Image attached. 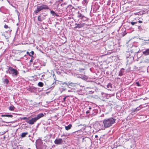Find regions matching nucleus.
Returning <instances> with one entry per match:
<instances>
[{
	"instance_id": "1",
	"label": "nucleus",
	"mask_w": 149,
	"mask_h": 149,
	"mask_svg": "<svg viewBox=\"0 0 149 149\" xmlns=\"http://www.w3.org/2000/svg\"><path fill=\"white\" fill-rule=\"evenodd\" d=\"M116 120V119L113 118H106L103 120L104 126L100 124H98L97 126L100 130L104 129L105 128H109L111 126L115 123Z\"/></svg>"
},
{
	"instance_id": "2",
	"label": "nucleus",
	"mask_w": 149,
	"mask_h": 149,
	"mask_svg": "<svg viewBox=\"0 0 149 149\" xmlns=\"http://www.w3.org/2000/svg\"><path fill=\"white\" fill-rule=\"evenodd\" d=\"M44 116L42 113H40L35 116L34 118H32L30 120H27L26 122L30 125H33L38 120Z\"/></svg>"
},
{
	"instance_id": "3",
	"label": "nucleus",
	"mask_w": 149,
	"mask_h": 149,
	"mask_svg": "<svg viewBox=\"0 0 149 149\" xmlns=\"http://www.w3.org/2000/svg\"><path fill=\"white\" fill-rule=\"evenodd\" d=\"M36 8V9L34 11V13L36 14L38 13L41 10H47L49 9V7L47 5L43 4H40L37 6Z\"/></svg>"
},
{
	"instance_id": "4",
	"label": "nucleus",
	"mask_w": 149,
	"mask_h": 149,
	"mask_svg": "<svg viewBox=\"0 0 149 149\" xmlns=\"http://www.w3.org/2000/svg\"><path fill=\"white\" fill-rule=\"evenodd\" d=\"M8 70L9 74H12L13 75H14L15 76H17L18 71L10 67L8 69Z\"/></svg>"
},
{
	"instance_id": "5",
	"label": "nucleus",
	"mask_w": 149,
	"mask_h": 149,
	"mask_svg": "<svg viewBox=\"0 0 149 149\" xmlns=\"http://www.w3.org/2000/svg\"><path fill=\"white\" fill-rule=\"evenodd\" d=\"M11 31V29L9 28V29H8L7 31H5L3 33V35L7 39L10 36V34Z\"/></svg>"
},
{
	"instance_id": "6",
	"label": "nucleus",
	"mask_w": 149,
	"mask_h": 149,
	"mask_svg": "<svg viewBox=\"0 0 149 149\" xmlns=\"http://www.w3.org/2000/svg\"><path fill=\"white\" fill-rule=\"evenodd\" d=\"M63 141L61 139H56L54 141V143L56 145L61 144L62 143Z\"/></svg>"
},
{
	"instance_id": "7",
	"label": "nucleus",
	"mask_w": 149,
	"mask_h": 149,
	"mask_svg": "<svg viewBox=\"0 0 149 149\" xmlns=\"http://www.w3.org/2000/svg\"><path fill=\"white\" fill-rule=\"evenodd\" d=\"M45 15H40L38 17V20L39 21H41L45 19Z\"/></svg>"
},
{
	"instance_id": "8",
	"label": "nucleus",
	"mask_w": 149,
	"mask_h": 149,
	"mask_svg": "<svg viewBox=\"0 0 149 149\" xmlns=\"http://www.w3.org/2000/svg\"><path fill=\"white\" fill-rule=\"evenodd\" d=\"M85 24L84 23H79V24H77L76 23L75 25H76V26H75L74 27L75 29H77V28H81L84 26Z\"/></svg>"
},
{
	"instance_id": "9",
	"label": "nucleus",
	"mask_w": 149,
	"mask_h": 149,
	"mask_svg": "<svg viewBox=\"0 0 149 149\" xmlns=\"http://www.w3.org/2000/svg\"><path fill=\"white\" fill-rule=\"evenodd\" d=\"M77 84V83H75L69 82H68V87L69 88H70L71 87H74L76 86Z\"/></svg>"
},
{
	"instance_id": "10",
	"label": "nucleus",
	"mask_w": 149,
	"mask_h": 149,
	"mask_svg": "<svg viewBox=\"0 0 149 149\" xmlns=\"http://www.w3.org/2000/svg\"><path fill=\"white\" fill-rule=\"evenodd\" d=\"M142 53L145 56L149 55V49H146Z\"/></svg>"
},
{
	"instance_id": "11",
	"label": "nucleus",
	"mask_w": 149,
	"mask_h": 149,
	"mask_svg": "<svg viewBox=\"0 0 149 149\" xmlns=\"http://www.w3.org/2000/svg\"><path fill=\"white\" fill-rule=\"evenodd\" d=\"M72 127V125L71 124H70L68 126H65V128L66 130H70L71 128Z\"/></svg>"
},
{
	"instance_id": "12",
	"label": "nucleus",
	"mask_w": 149,
	"mask_h": 149,
	"mask_svg": "<svg viewBox=\"0 0 149 149\" xmlns=\"http://www.w3.org/2000/svg\"><path fill=\"white\" fill-rule=\"evenodd\" d=\"M107 88L109 90H111V88H112V84L110 83H109L108 84L107 86Z\"/></svg>"
},
{
	"instance_id": "13",
	"label": "nucleus",
	"mask_w": 149,
	"mask_h": 149,
	"mask_svg": "<svg viewBox=\"0 0 149 149\" xmlns=\"http://www.w3.org/2000/svg\"><path fill=\"white\" fill-rule=\"evenodd\" d=\"M26 54L29 55L30 56L33 57V55L34 54V52L33 51H32L31 52H27Z\"/></svg>"
},
{
	"instance_id": "14",
	"label": "nucleus",
	"mask_w": 149,
	"mask_h": 149,
	"mask_svg": "<svg viewBox=\"0 0 149 149\" xmlns=\"http://www.w3.org/2000/svg\"><path fill=\"white\" fill-rule=\"evenodd\" d=\"M78 15L77 16V17H78L80 18L81 19H82L84 17V15H82L81 14L79 13V12H78Z\"/></svg>"
},
{
	"instance_id": "15",
	"label": "nucleus",
	"mask_w": 149,
	"mask_h": 149,
	"mask_svg": "<svg viewBox=\"0 0 149 149\" xmlns=\"http://www.w3.org/2000/svg\"><path fill=\"white\" fill-rule=\"evenodd\" d=\"M28 134V133L27 132H24L21 135V136L22 138H24L25 137L26 135Z\"/></svg>"
},
{
	"instance_id": "16",
	"label": "nucleus",
	"mask_w": 149,
	"mask_h": 149,
	"mask_svg": "<svg viewBox=\"0 0 149 149\" xmlns=\"http://www.w3.org/2000/svg\"><path fill=\"white\" fill-rule=\"evenodd\" d=\"M1 116L2 117H10V118H12L13 116V115H8V114L3 115H2Z\"/></svg>"
},
{
	"instance_id": "17",
	"label": "nucleus",
	"mask_w": 149,
	"mask_h": 149,
	"mask_svg": "<svg viewBox=\"0 0 149 149\" xmlns=\"http://www.w3.org/2000/svg\"><path fill=\"white\" fill-rule=\"evenodd\" d=\"M80 78L81 79L84 80H86L88 79V77L85 75L81 76Z\"/></svg>"
},
{
	"instance_id": "18",
	"label": "nucleus",
	"mask_w": 149,
	"mask_h": 149,
	"mask_svg": "<svg viewBox=\"0 0 149 149\" xmlns=\"http://www.w3.org/2000/svg\"><path fill=\"white\" fill-rule=\"evenodd\" d=\"M3 82L4 84H8L9 81L7 79H5L3 81Z\"/></svg>"
},
{
	"instance_id": "19",
	"label": "nucleus",
	"mask_w": 149,
	"mask_h": 149,
	"mask_svg": "<svg viewBox=\"0 0 149 149\" xmlns=\"http://www.w3.org/2000/svg\"><path fill=\"white\" fill-rule=\"evenodd\" d=\"M38 85L40 87H42L44 85V84L42 82H40L38 83Z\"/></svg>"
},
{
	"instance_id": "20",
	"label": "nucleus",
	"mask_w": 149,
	"mask_h": 149,
	"mask_svg": "<svg viewBox=\"0 0 149 149\" xmlns=\"http://www.w3.org/2000/svg\"><path fill=\"white\" fill-rule=\"evenodd\" d=\"M14 108H15V107L13 105L10 106L9 107V109L10 111L14 110Z\"/></svg>"
},
{
	"instance_id": "21",
	"label": "nucleus",
	"mask_w": 149,
	"mask_h": 149,
	"mask_svg": "<svg viewBox=\"0 0 149 149\" xmlns=\"http://www.w3.org/2000/svg\"><path fill=\"white\" fill-rule=\"evenodd\" d=\"M51 13L53 15H54L55 14H56V13L53 10H51L50 11Z\"/></svg>"
},
{
	"instance_id": "22",
	"label": "nucleus",
	"mask_w": 149,
	"mask_h": 149,
	"mask_svg": "<svg viewBox=\"0 0 149 149\" xmlns=\"http://www.w3.org/2000/svg\"><path fill=\"white\" fill-rule=\"evenodd\" d=\"M68 83H67L66 82H63V83H61V84L62 85H63L64 84H65L66 85L68 86Z\"/></svg>"
},
{
	"instance_id": "23",
	"label": "nucleus",
	"mask_w": 149,
	"mask_h": 149,
	"mask_svg": "<svg viewBox=\"0 0 149 149\" xmlns=\"http://www.w3.org/2000/svg\"><path fill=\"white\" fill-rule=\"evenodd\" d=\"M137 23V22H130L131 24L132 25H134L135 24H136Z\"/></svg>"
},
{
	"instance_id": "24",
	"label": "nucleus",
	"mask_w": 149,
	"mask_h": 149,
	"mask_svg": "<svg viewBox=\"0 0 149 149\" xmlns=\"http://www.w3.org/2000/svg\"><path fill=\"white\" fill-rule=\"evenodd\" d=\"M29 117L27 118L26 117H24L22 118V119L23 120H29Z\"/></svg>"
},
{
	"instance_id": "25",
	"label": "nucleus",
	"mask_w": 149,
	"mask_h": 149,
	"mask_svg": "<svg viewBox=\"0 0 149 149\" xmlns=\"http://www.w3.org/2000/svg\"><path fill=\"white\" fill-rule=\"evenodd\" d=\"M4 28L5 29L8 28L9 29V28L10 29V27H9L8 25L6 24L4 26Z\"/></svg>"
},
{
	"instance_id": "26",
	"label": "nucleus",
	"mask_w": 149,
	"mask_h": 149,
	"mask_svg": "<svg viewBox=\"0 0 149 149\" xmlns=\"http://www.w3.org/2000/svg\"><path fill=\"white\" fill-rule=\"evenodd\" d=\"M139 110V109L138 108V107H137L135 109H134V112H136V111H137Z\"/></svg>"
},
{
	"instance_id": "27",
	"label": "nucleus",
	"mask_w": 149,
	"mask_h": 149,
	"mask_svg": "<svg viewBox=\"0 0 149 149\" xmlns=\"http://www.w3.org/2000/svg\"><path fill=\"white\" fill-rule=\"evenodd\" d=\"M2 122H3V123H14V122H6V121H2Z\"/></svg>"
},
{
	"instance_id": "28",
	"label": "nucleus",
	"mask_w": 149,
	"mask_h": 149,
	"mask_svg": "<svg viewBox=\"0 0 149 149\" xmlns=\"http://www.w3.org/2000/svg\"><path fill=\"white\" fill-rule=\"evenodd\" d=\"M123 75L122 72H121V71L119 73V76H121Z\"/></svg>"
},
{
	"instance_id": "29",
	"label": "nucleus",
	"mask_w": 149,
	"mask_h": 149,
	"mask_svg": "<svg viewBox=\"0 0 149 149\" xmlns=\"http://www.w3.org/2000/svg\"><path fill=\"white\" fill-rule=\"evenodd\" d=\"M136 84L138 86H140V84H139V82H136Z\"/></svg>"
},
{
	"instance_id": "30",
	"label": "nucleus",
	"mask_w": 149,
	"mask_h": 149,
	"mask_svg": "<svg viewBox=\"0 0 149 149\" xmlns=\"http://www.w3.org/2000/svg\"><path fill=\"white\" fill-rule=\"evenodd\" d=\"M66 98V97H65L63 98V100L64 101H65V99Z\"/></svg>"
},
{
	"instance_id": "31",
	"label": "nucleus",
	"mask_w": 149,
	"mask_h": 149,
	"mask_svg": "<svg viewBox=\"0 0 149 149\" xmlns=\"http://www.w3.org/2000/svg\"><path fill=\"white\" fill-rule=\"evenodd\" d=\"M90 113V111H87L86 112V113H87V114H88V113Z\"/></svg>"
},
{
	"instance_id": "32",
	"label": "nucleus",
	"mask_w": 149,
	"mask_h": 149,
	"mask_svg": "<svg viewBox=\"0 0 149 149\" xmlns=\"http://www.w3.org/2000/svg\"><path fill=\"white\" fill-rule=\"evenodd\" d=\"M138 22H139V23H142V21H140V20H139L138 21Z\"/></svg>"
},
{
	"instance_id": "33",
	"label": "nucleus",
	"mask_w": 149,
	"mask_h": 149,
	"mask_svg": "<svg viewBox=\"0 0 149 149\" xmlns=\"http://www.w3.org/2000/svg\"><path fill=\"white\" fill-rule=\"evenodd\" d=\"M98 137V136L97 135H95V138H97Z\"/></svg>"
},
{
	"instance_id": "34",
	"label": "nucleus",
	"mask_w": 149,
	"mask_h": 149,
	"mask_svg": "<svg viewBox=\"0 0 149 149\" xmlns=\"http://www.w3.org/2000/svg\"><path fill=\"white\" fill-rule=\"evenodd\" d=\"M33 61V60L32 59H31V60H30V62H32Z\"/></svg>"
},
{
	"instance_id": "35",
	"label": "nucleus",
	"mask_w": 149,
	"mask_h": 149,
	"mask_svg": "<svg viewBox=\"0 0 149 149\" xmlns=\"http://www.w3.org/2000/svg\"><path fill=\"white\" fill-rule=\"evenodd\" d=\"M92 109L91 108V107H89V109H90V110H91Z\"/></svg>"
},
{
	"instance_id": "36",
	"label": "nucleus",
	"mask_w": 149,
	"mask_h": 149,
	"mask_svg": "<svg viewBox=\"0 0 149 149\" xmlns=\"http://www.w3.org/2000/svg\"><path fill=\"white\" fill-rule=\"evenodd\" d=\"M50 137H51L52 136V134H51L50 135Z\"/></svg>"
}]
</instances>
